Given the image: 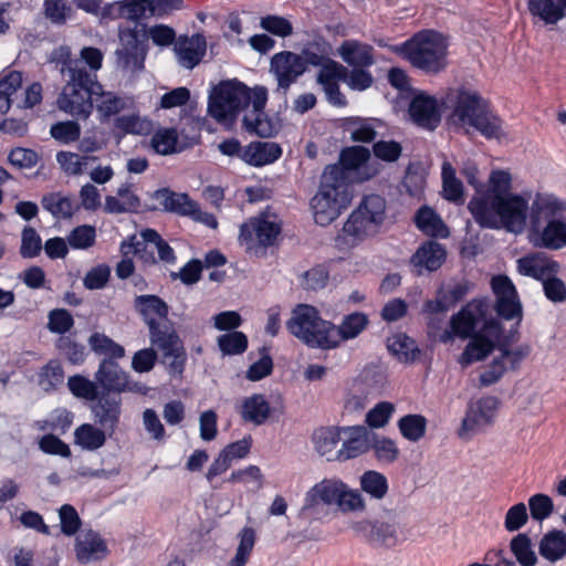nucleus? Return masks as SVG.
Masks as SVG:
<instances>
[{"label":"nucleus","mask_w":566,"mask_h":566,"mask_svg":"<svg viewBox=\"0 0 566 566\" xmlns=\"http://www.w3.org/2000/svg\"><path fill=\"white\" fill-rule=\"evenodd\" d=\"M135 306L143 316L148 328L163 325L157 318L167 321L168 305L156 295H139L135 298Z\"/></svg>","instance_id":"nucleus-35"},{"label":"nucleus","mask_w":566,"mask_h":566,"mask_svg":"<svg viewBox=\"0 0 566 566\" xmlns=\"http://www.w3.org/2000/svg\"><path fill=\"white\" fill-rule=\"evenodd\" d=\"M140 206L139 198L133 192L132 185L125 184L117 189V197L105 198L104 210L107 213L136 212Z\"/></svg>","instance_id":"nucleus-39"},{"label":"nucleus","mask_w":566,"mask_h":566,"mask_svg":"<svg viewBox=\"0 0 566 566\" xmlns=\"http://www.w3.org/2000/svg\"><path fill=\"white\" fill-rule=\"evenodd\" d=\"M339 160L340 165L337 166L344 169L347 182L354 171L358 181L369 180L381 171V165L371 159L370 150L364 146H352L343 149Z\"/></svg>","instance_id":"nucleus-16"},{"label":"nucleus","mask_w":566,"mask_h":566,"mask_svg":"<svg viewBox=\"0 0 566 566\" xmlns=\"http://www.w3.org/2000/svg\"><path fill=\"white\" fill-rule=\"evenodd\" d=\"M96 384L107 394H146L147 387L140 382L133 381L116 360L102 359L94 374Z\"/></svg>","instance_id":"nucleus-13"},{"label":"nucleus","mask_w":566,"mask_h":566,"mask_svg":"<svg viewBox=\"0 0 566 566\" xmlns=\"http://www.w3.org/2000/svg\"><path fill=\"white\" fill-rule=\"evenodd\" d=\"M346 78V67L340 63L328 59L322 66L316 75V83L321 86L329 85L333 83L344 82Z\"/></svg>","instance_id":"nucleus-59"},{"label":"nucleus","mask_w":566,"mask_h":566,"mask_svg":"<svg viewBox=\"0 0 566 566\" xmlns=\"http://www.w3.org/2000/svg\"><path fill=\"white\" fill-rule=\"evenodd\" d=\"M368 323L367 315L361 312L344 316L338 326L331 322L329 349L337 348L342 342L358 337L366 329Z\"/></svg>","instance_id":"nucleus-27"},{"label":"nucleus","mask_w":566,"mask_h":566,"mask_svg":"<svg viewBox=\"0 0 566 566\" xmlns=\"http://www.w3.org/2000/svg\"><path fill=\"white\" fill-rule=\"evenodd\" d=\"M151 129V122L146 117H142L135 111L124 115L118 114L113 123V132L118 137L125 135H148Z\"/></svg>","instance_id":"nucleus-37"},{"label":"nucleus","mask_w":566,"mask_h":566,"mask_svg":"<svg viewBox=\"0 0 566 566\" xmlns=\"http://www.w3.org/2000/svg\"><path fill=\"white\" fill-rule=\"evenodd\" d=\"M349 201V184L344 176V169L337 165L327 166L322 175L319 189L311 200L315 222L323 227L329 224Z\"/></svg>","instance_id":"nucleus-7"},{"label":"nucleus","mask_w":566,"mask_h":566,"mask_svg":"<svg viewBox=\"0 0 566 566\" xmlns=\"http://www.w3.org/2000/svg\"><path fill=\"white\" fill-rule=\"evenodd\" d=\"M149 0H122L116 3L119 17L132 21L150 18Z\"/></svg>","instance_id":"nucleus-54"},{"label":"nucleus","mask_w":566,"mask_h":566,"mask_svg":"<svg viewBox=\"0 0 566 566\" xmlns=\"http://www.w3.org/2000/svg\"><path fill=\"white\" fill-rule=\"evenodd\" d=\"M297 54L306 71L308 66H322L331 57L332 48L328 42L319 38L307 42Z\"/></svg>","instance_id":"nucleus-43"},{"label":"nucleus","mask_w":566,"mask_h":566,"mask_svg":"<svg viewBox=\"0 0 566 566\" xmlns=\"http://www.w3.org/2000/svg\"><path fill=\"white\" fill-rule=\"evenodd\" d=\"M385 384V375L375 368L364 369L358 379L354 381V388L357 391L361 390V387L370 394L377 392L382 389Z\"/></svg>","instance_id":"nucleus-63"},{"label":"nucleus","mask_w":566,"mask_h":566,"mask_svg":"<svg viewBox=\"0 0 566 566\" xmlns=\"http://www.w3.org/2000/svg\"><path fill=\"white\" fill-rule=\"evenodd\" d=\"M346 438L338 449L336 461H346L357 458L370 448V431L364 426L343 427Z\"/></svg>","instance_id":"nucleus-25"},{"label":"nucleus","mask_w":566,"mask_h":566,"mask_svg":"<svg viewBox=\"0 0 566 566\" xmlns=\"http://www.w3.org/2000/svg\"><path fill=\"white\" fill-rule=\"evenodd\" d=\"M527 240L537 249L566 248V201L552 193H537L530 208Z\"/></svg>","instance_id":"nucleus-4"},{"label":"nucleus","mask_w":566,"mask_h":566,"mask_svg":"<svg viewBox=\"0 0 566 566\" xmlns=\"http://www.w3.org/2000/svg\"><path fill=\"white\" fill-rule=\"evenodd\" d=\"M447 258L444 247L436 241L422 243L410 259V264L415 268L418 275L423 271L432 272L438 270Z\"/></svg>","instance_id":"nucleus-28"},{"label":"nucleus","mask_w":566,"mask_h":566,"mask_svg":"<svg viewBox=\"0 0 566 566\" xmlns=\"http://www.w3.org/2000/svg\"><path fill=\"white\" fill-rule=\"evenodd\" d=\"M533 19L545 25H555L566 17V0H527Z\"/></svg>","instance_id":"nucleus-29"},{"label":"nucleus","mask_w":566,"mask_h":566,"mask_svg":"<svg viewBox=\"0 0 566 566\" xmlns=\"http://www.w3.org/2000/svg\"><path fill=\"white\" fill-rule=\"evenodd\" d=\"M360 488L373 499L382 500L388 492V481L384 474L370 470L360 476Z\"/></svg>","instance_id":"nucleus-52"},{"label":"nucleus","mask_w":566,"mask_h":566,"mask_svg":"<svg viewBox=\"0 0 566 566\" xmlns=\"http://www.w3.org/2000/svg\"><path fill=\"white\" fill-rule=\"evenodd\" d=\"M343 428L322 427L314 431L312 440L315 450L328 461H336L337 446L342 440Z\"/></svg>","instance_id":"nucleus-36"},{"label":"nucleus","mask_w":566,"mask_h":566,"mask_svg":"<svg viewBox=\"0 0 566 566\" xmlns=\"http://www.w3.org/2000/svg\"><path fill=\"white\" fill-rule=\"evenodd\" d=\"M512 176L506 170H492L488 180V193L473 196L468 205L475 222L482 228L499 229L520 234L528 221V200L513 193Z\"/></svg>","instance_id":"nucleus-2"},{"label":"nucleus","mask_w":566,"mask_h":566,"mask_svg":"<svg viewBox=\"0 0 566 566\" xmlns=\"http://www.w3.org/2000/svg\"><path fill=\"white\" fill-rule=\"evenodd\" d=\"M41 205L44 210L49 211L56 219H69L77 209L75 201L61 192L44 195L41 199Z\"/></svg>","instance_id":"nucleus-44"},{"label":"nucleus","mask_w":566,"mask_h":566,"mask_svg":"<svg viewBox=\"0 0 566 566\" xmlns=\"http://www.w3.org/2000/svg\"><path fill=\"white\" fill-rule=\"evenodd\" d=\"M442 177V191L443 197L457 205L464 202L463 185L462 181L457 178L455 169L449 161H444L441 167Z\"/></svg>","instance_id":"nucleus-48"},{"label":"nucleus","mask_w":566,"mask_h":566,"mask_svg":"<svg viewBox=\"0 0 566 566\" xmlns=\"http://www.w3.org/2000/svg\"><path fill=\"white\" fill-rule=\"evenodd\" d=\"M122 399L111 394L102 396L93 407L96 421L111 433L119 422Z\"/></svg>","instance_id":"nucleus-32"},{"label":"nucleus","mask_w":566,"mask_h":566,"mask_svg":"<svg viewBox=\"0 0 566 566\" xmlns=\"http://www.w3.org/2000/svg\"><path fill=\"white\" fill-rule=\"evenodd\" d=\"M352 528L356 535L375 546L391 548L400 543L398 527L394 522L363 520L354 523Z\"/></svg>","instance_id":"nucleus-19"},{"label":"nucleus","mask_w":566,"mask_h":566,"mask_svg":"<svg viewBox=\"0 0 566 566\" xmlns=\"http://www.w3.org/2000/svg\"><path fill=\"white\" fill-rule=\"evenodd\" d=\"M282 156V148L274 142H251L244 147L242 161L250 166L262 167L273 164Z\"/></svg>","instance_id":"nucleus-30"},{"label":"nucleus","mask_w":566,"mask_h":566,"mask_svg":"<svg viewBox=\"0 0 566 566\" xmlns=\"http://www.w3.org/2000/svg\"><path fill=\"white\" fill-rule=\"evenodd\" d=\"M239 413L244 422L261 426L271 416V406L262 394L245 397L240 406Z\"/></svg>","instance_id":"nucleus-34"},{"label":"nucleus","mask_w":566,"mask_h":566,"mask_svg":"<svg viewBox=\"0 0 566 566\" xmlns=\"http://www.w3.org/2000/svg\"><path fill=\"white\" fill-rule=\"evenodd\" d=\"M87 343L94 354L104 356L103 359L117 360L124 358L126 355V350L120 344L116 343L103 333H93L88 337Z\"/></svg>","instance_id":"nucleus-46"},{"label":"nucleus","mask_w":566,"mask_h":566,"mask_svg":"<svg viewBox=\"0 0 566 566\" xmlns=\"http://www.w3.org/2000/svg\"><path fill=\"white\" fill-rule=\"evenodd\" d=\"M207 52V41L202 34L180 36L175 43V53L178 63L188 70H192L203 59Z\"/></svg>","instance_id":"nucleus-26"},{"label":"nucleus","mask_w":566,"mask_h":566,"mask_svg":"<svg viewBox=\"0 0 566 566\" xmlns=\"http://www.w3.org/2000/svg\"><path fill=\"white\" fill-rule=\"evenodd\" d=\"M499 407L500 400L493 396L471 401L458 430L459 438L470 440L475 434L485 431L494 423Z\"/></svg>","instance_id":"nucleus-11"},{"label":"nucleus","mask_w":566,"mask_h":566,"mask_svg":"<svg viewBox=\"0 0 566 566\" xmlns=\"http://www.w3.org/2000/svg\"><path fill=\"white\" fill-rule=\"evenodd\" d=\"M94 95V107L102 123L108 120L113 116H117L120 112L134 108V99L128 96H120L112 91H105L97 82Z\"/></svg>","instance_id":"nucleus-24"},{"label":"nucleus","mask_w":566,"mask_h":566,"mask_svg":"<svg viewBox=\"0 0 566 566\" xmlns=\"http://www.w3.org/2000/svg\"><path fill=\"white\" fill-rule=\"evenodd\" d=\"M387 348L391 355L403 363L415 361L420 353L416 340L403 333L388 337Z\"/></svg>","instance_id":"nucleus-42"},{"label":"nucleus","mask_w":566,"mask_h":566,"mask_svg":"<svg viewBox=\"0 0 566 566\" xmlns=\"http://www.w3.org/2000/svg\"><path fill=\"white\" fill-rule=\"evenodd\" d=\"M415 222L427 235L440 238L449 235V230L442 219L429 207H422L417 211Z\"/></svg>","instance_id":"nucleus-45"},{"label":"nucleus","mask_w":566,"mask_h":566,"mask_svg":"<svg viewBox=\"0 0 566 566\" xmlns=\"http://www.w3.org/2000/svg\"><path fill=\"white\" fill-rule=\"evenodd\" d=\"M511 551L522 566H535L537 557L526 534H518L511 541Z\"/></svg>","instance_id":"nucleus-58"},{"label":"nucleus","mask_w":566,"mask_h":566,"mask_svg":"<svg viewBox=\"0 0 566 566\" xmlns=\"http://www.w3.org/2000/svg\"><path fill=\"white\" fill-rule=\"evenodd\" d=\"M122 48L116 50L117 66L127 72H139L144 69L145 50L134 30L120 33Z\"/></svg>","instance_id":"nucleus-20"},{"label":"nucleus","mask_w":566,"mask_h":566,"mask_svg":"<svg viewBox=\"0 0 566 566\" xmlns=\"http://www.w3.org/2000/svg\"><path fill=\"white\" fill-rule=\"evenodd\" d=\"M448 311L449 305L443 298L426 301L422 307L429 337L443 344L451 342L450 327H446Z\"/></svg>","instance_id":"nucleus-23"},{"label":"nucleus","mask_w":566,"mask_h":566,"mask_svg":"<svg viewBox=\"0 0 566 566\" xmlns=\"http://www.w3.org/2000/svg\"><path fill=\"white\" fill-rule=\"evenodd\" d=\"M497 349L500 350V358L507 365V370L517 369L521 363L531 353V346L528 344H522L514 348H510L506 344H500Z\"/></svg>","instance_id":"nucleus-61"},{"label":"nucleus","mask_w":566,"mask_h":566,"mask_svg":"<svg viewBox=\"0 0 566 566\" xmlns=\"http://www.w3.org/2000/svg\"><path fill=\"white\" fill-rule=\"evenodd\" d=\"M443 104L451 109L449 120L455 127L474 128L488 139L500 140L506 137L502 119L478 92L463 87L451 88Z\"/></svg>","instance_id":"nucleus-3"},{"label":"nucleus","mask_w":566,"mask_h":566,"mask_svg":"<svg viewBox=\"0 0 566 566\" xmlns=\"http://www.w3.org/2000/svg\"><path fill=\"white\" fill-rule=\"evenodd\" d=\"M289 332L311 348L329 349L331 322L311 305L300 304L287 321Z\"/></svg>","instance_id":"nucleus-10"},{"label":"nucleus","mask_w":566,"mask_h":566,"mask_svg":"<svg viewBox=\"0 0 566 566\" xmlns=\"http://www.w3.org/2000/svg\"><path fill=\"white\" fill-rule=\"evenodd\" d=\"M178 133L175 128L158 129L151 137V147L157 154L170 155L176 153Z\"/></svg>","instance_id":"nucleus-56"},{"label":"nucleus","mask_w":566,"mask_h":566,"mask_svg":"<svg viewBox=\"0 0 566 566\" xmlns=\"http://www.w3.org/2000/svg\"><path fill=\"white\" fill-rule=\"evenodd\" d=\"M42 240L36 230L32 227H24L21 233L20 254L24 259H32L40 254Z\"/></svg>","instance_id":"nucleus-60"},{"label":"nucleus","mask_w":566,"mask_h":566,"mask_svg":"<svg viewBox=\"0 0 566 566\" xmlns=\"http://www.w3.org/2000/svg\"><path fill=\"white\" fill-rule=\"evenodd\" d=\"M22 74L12 71L0 80V113L6 114L12 105H17L21 95Z\"/></svg>","instance_id":"nucleus-41"},{"label":"nucleus","mask_w":566,"mask_h":566,"mask_svg":"<svg viewBox=\"0 0 566 566\" xmlns=\"http://www.w3.org/2000/svg\"><path fill=\"white\" fill-rule=\"evenodd\" d=\"M517 272L537 281H543L551 275H557L560 264L545 252H532L516 261Z\"/></svg>","instance_id":"nucleus-22"},{"label":"nucleus","mask_w":566,"mask_h":566,"mask_svg":"<svg viewBox=\"0 0 566 566\" xmlns=\"http://www.w3.org/2000/svg\"><path fill=\"white\" fill-rule=\"evenodd\" d=\"M75 552L78 562L88 563L104 557L107 553V546L99 534L87 531L76 537Z\"/></svg>","instance_id":"nucleus-33"},{"label":"nucleus","mask_w":566,"mask_h":566,"mask_svg":"<svg viewBox=\"0 0 566 566\" xmlns=\"http://www.w3.org/2000/svg\"><path fill=\"white\" fill-rule=\"evenodd\" d=\"M269 71L276 82L274 93L281 95L286 104L291 86L305 73L301 57L291 51L275 53L270 60Z\"/></svg>","instance_id":"nucleus-12"},{"label":"nucleus","mask_w":566,"mask_h":566,"mask_svg":"<svg viewBox=\"0 0 566 566\" xmlns=\"http://www.w3.org/2000/svg\"><path fill=\"white\" fill-rule=\"evenodd\" d=\"M398 428L405 439L417 442L426 434L427 419L421 415H407L399 419Z\"/></svg>","instance_id":"nucleus-50"},{"label":"nucleus","mask_w":566,"mask_h":566,"mask_svg":"<svg viewBox=\"0 0 566 566\" xmlns=\"http://www.w3.org/2000/svg\"><path fill=\"white\" fill-rule=\"evenodd\" d=\"M268 102V88L255 85L253 88L238 80L220 82L209 95L208 113L219 123L233 122L239 113L251 103L252 108L242 119V127L250 135L262 138L274 136L277 125L264 112Z\"/></svg>","instance_id":"nucleus-1"},{"label":"nucleus","mask_w":566,"mask_h":566,"mask_svg":"<svg viewBox=\"0 0 566 566\" xmlns=\"http://www.w3.org/2000/svg\"><path fill=\"white\" fill-rule=\"evenodd\" d=\"M338 55L349 65L366 67L374 64L373 48L355 40H347L338 48Z\"/></svg>","instance_id":"nucleus-38"},{"label":"nucleus","mask_w":566,"mask_h":566,"mask_svg":"<svg viewBox=\"0 0 566 566\" xmlns=\"http://www.w3.org/2000/svg\"><path fill=\"white\" fill-rule=\"evenodd\" d=\"M50 134L55 140L70 144L80 138L81 126L74 120L59 122L51 126Z\"/></svg>","instance_id":"nucleus-62"},{"label":"nucleus","mask_w":566,"mask_h":566,"mask_svg":"<svg viewBox=\"0 0 566 566\" xmlns=\"http://www.w3.org/2000/svg\"><path fill=\"white\" fill-rule=\"evenodd\" d=\"M502 334V325L495 318H490L489 322L478 331L471 340L464 347L458 361L465 368L475 361L483 360L495 347V343L500 339Z\"/></svg>","instance_id":"nucleus-15"},{"label":"nucleus","mask_w":566,"mask_h":566,"mask_svg":"<svg viewBox=\"0 0 566 566\" xmlns=\"http://www.w3.org/2000/svg\"><path fill=\"white\" fill-rule=\"evenodd\" d=\"M490 303L485 298H475L461 308L460 312L452 315L450 319L451 342L454 337L467 339L473 337L478 332L479 325L482 326L489 322L488 314Z\"/></svg>","instance_id":"nucleus-14"},{"label":"nucleus","mask_w":566,"mask_h":566,"mask_svg":"<svg viewBox=\"0 0 566 566\" xmlns=\"http://www.w3.org/2000/svg\"><path fill=\"white\" fill-rule=\"evenodd\" d=\"M539 554L549 562H557L566 555V534L563 531L548 532L541 539Z\"/></svg>","instance_id":"nucleus-47"},{"label":"nucleus","mask_w":566,"mask_h":566,"mask_svg":"<svg viewBox=\"0 0 566 566\" xmlns=\"http://www.w3.org/2000/svg\"><path fill=\"white\" fill-rule=\"evenodd\" d=\"M144 241L153 243L157 250L159 261L166 264H175L177 256L174 249L165 241L157 231L153 229H145L140 232Z\"/></svg>","instance_id":"nucleus-57"},{"label":"nucleus","mask_w":566,"mask_h":566,"mask_svg":"<svg viewBox=\"0 0 566 566\" xmlns=\"http://www.w3.org/2000/svg\"><path fill=\"white\" fill-rule=\"evenodd\" d=\"M409 115L415 124L428 130L436 129L441 120L438 101L424 92L413 95L409 104Z\"/></svg>","instance_id":"nucleus-21"},{"label":"nucleus","mask_w":566,"mask_h":566,"mask_svg":"<svg viewBox=\"0 0 566 566\" xmlns=\"http://www.w3.org/2000/svg\"><path fill=\"white\" fill-rule=\"evenodd\" d=\"M154 198L163 206L164 210L185 217H188L195 202L187 193L174 192L167 188L156 190Z\"/></svg>","instance_id":"nucleus-40"},{"label":"nucleus","mask_w":566,"mask_h":566,"mask_svg":"<svg viewBox=\"0 0 566 566\" xmlns=\"http://www.w3.org/2000/svg\"><path fill=\"white\" fill-rule=\"evenodd\" d=\"M149 340L161 352V357L185 349L181 338L169 322H163L160 326H150Z\"/></svg>","instance_id":"nucleus-31"},{"label":"nucleus","mask_w":566,"mask_h":566,"mask_svg":"<svg viewBox=\"0 0 566 566\" xmlns=\"http://www.w3.org/2000/svg\"><path fill=\"white\" fill-rule=\"evenodd\" d=\"M386 200L379 195L365 196L343 227L353 243L361 242L379 233L386 220Z\"/></svg>","instance_id":"nucleus-9"},{"label":"nucleus","mask_w":566,"mask_h":566,"mask_svg":"<svg viewBox=\"0 0 566 566\" xmlns=\"http://www.w3.org/2000/svg\"><path fill=\"white\" fill-rule=\"evenodd\" d=\"M217 344L223 356L241 355L248 348V337L242 332L232 331L220 335Z\"/></svg>","instance_id":"nucleus-51"},{"label":"nucleus","mask_w":566,"mask_h":566,"mask_svg":"<svg viewBox=\"0 0 566 566\" xmlns=\"http://www.w3.org/2000/svg\"><path fill=\"white\" fill-rule=\"evenodd\" d=\"M67 387L76 398L93 401L98 396L96 381L81 375L71 376L67 380Z\"/></svg>","instance_id":"nucleus-55"},{"label":"nucleus","mask_w":566,"mask_h":566,"mask_svg":"<svg viewBox=\"0 0 566 566\" xmlns=\"http://www.w3.org/2000/svg\"><path fill=\"white\" fill-rule=\"evenodd\" d=\"M448 42L439 32L423 30L392 48V51L413 67L427 74H438L448 65Z\"/></svg>","instance_id":"nucleus-6"},{"label":"nucleus","mask_w":566,"mask_h":566,"mask_svg":"<svg viewBox=\"0 0 566 566\" xmlns=\"http://www.w3.org/2000/svg\"><path fill=\"white\" fill-rule=\"evenodd\" d=\"M319 504L336 505L343 513L365 510V500L360 492L336 478L324 479L313 485L305 494L303 511L312 510Z\"/></svg>","instance_id":"nucleus-8"},{"label":"nucleus","mask_w":566,"mask_h":566,"mask_svg":"<svg viewBox=\"0 0 566 566\" xmlns=\"http://www.w3.org/2000/svg\"><path fill=\"white\" fill-rule=\"evenodd\" d=\"M74 439L83 449L94 451L105 444L106 434L104 429L96 428L90 423H84L76 428Z\"/></svg>","instance_id":"nucleus-49"},{"label":"nucleus","mask_w":566,"mask_h":566,"mask_svg":"<svg viewBox=\"0 0 566 566\" xmlns=\"http://www.w3.org/2000/svg\"><path fill=\"white\" fill-rule=\"evenodd\" d=\"M493 293L496 297L495 311L504 319L522 321V304L512 281L505 275H496L491 281Z\"/></svg>","instance_id":"nucleus-18"},{"label":"nucleus","mask_w":566,"mask_h":566,"mask_svg":"<svg viewBox=\"0 0 566 566\" xmlns=\"http://www.w3.org/2000/svg\"><path fill=\"white\" fill-rule=\"evenodd\" d=\"M239 546L229 566H245L255 544V532L251 527H244L239 533Z\"/></svg>","instance_id":"nucleus-53"},{"label":"nucleus","mask_w":566,"mask_h":566,"mask_svg":"<svg viewBox=\"0 0 566 566\" xmlns=\"http://www.w3.org/2000/svg\"><path fill=\"white\" fill-rule=\"evenodd\" d=\"M281 232V226L266 218H251L240 227L239 240L248 250L258 247L268 248L275 243Z\"/></svg>","instance_id":"nucleus-17"},{"label":"nucleus","mask_w":566,"mask_h":566,"mask_svg":"<svg viewBox=\"0 0 566 566\" xmlns=\"http://www.w3.org/2000/svg\"><path fill=\"white\" fill-rule=\"evenodd\" d=\"M61 73L65 84L57 97L59 109L77 119H87L94 109L96 74L88 72L78 61L65 62Z\"/></svg>","instance_id":"nucleus-5"},{"label":"nucleus","mask_w":566,"mask_h":566,"mask_svg":"<svg viewBox=\"0 0 566 566\" xmlns=\"http://www.w3.org/2000/svg\"><path fill=\"white\" fill-rule=\"evenodd\" d=\"M260 27L266 32L281 38H286L293 34L292 23L280 15L269 14L262 17L260 20Z\"/></svg>","instance_id":"nucleus-64"}]
</instances>
